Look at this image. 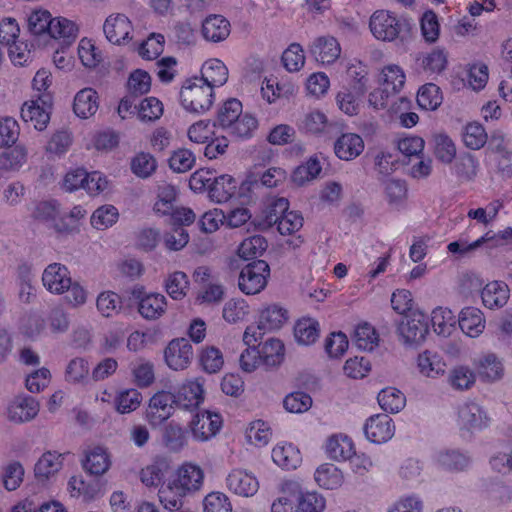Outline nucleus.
Instances as JSON below:
<instances>
[{
  "mask_svg": "<svg viewBox=\"0 0 512 512\" xmlns=\"http://www.w3.org/2000/svg\"><path fill=\"white\" fill-rule=\"evenodd\" d=\"M372 35L380 41H405L411 35V24L403 18L387 10L375 11L369 20Z\"/></svg>",
  "mask_w": 512,
  "mask_h": 512,
  "instance_id": "f257e3e1",
  "label": "nucleus"
},
{
  "mask_svg": "<svg viewBox=\"0 0 512 512\" xmlns=\"http://www.w3.org/2000/svg\"><path fill=\"white\" fill-rule=\"evenodd\" d=\"M214 100V88L199 76L186 79L180 90L181 105L190 113H205L212 107Z\"/></svg>",
  "mask_w": 512,
  "mask_h": 512,
  "instance_id": "f03ea898",
  "label": "nucleus"
},
{
  "mask_svg": "<svg viewBox=\"0 0 512 512\" xmlns=\"http://www.w3.org/2000/svg\"><path fill=\"white\" fill-rule=\"evenodd\" d=\"M269 223L274 222L281 235H292L303 226V216L296 211H289V202L285 198H277L271 205Z\"/></svg>",
  "mask_w": 512,
  "mask_h": 512,
  "instance_id": "7ed1b4c3",
  "label": "nucleus"
},
{
  "mask_svg": "<svg viewBox=\"0 0 512 512\" xmlns=\"http://www.w3.org/2000/svg\"><path fill=\"white\" fill-rule=\"evenodd\" d=\"M270 268L266 261L255 260L247 264L240 272L239 289L246 295L260 293L267 285Z\"/></svg>",
  "mask_w": 512,
  "mask_h": 512,
  "instance_id": "20e7f679",
  "label": "nucleus"
},
{
  "mask_svg": "<svg viewBox=\"0 0 512 512\" xmlns=\"http://www.w3.org/2000/svg\"><path fill=\"white\" fill-rule=\"evenodd\" d=\"M52 104L50 93L38 94L36 99L26 101L21 107V118L32 125L36 130L42 131L50 120L49 108Z\"/></svg>",
  "mask_w": 512,
  "mask_h": 512,
  "instance_id": "39448f33",
  "label": "nucleus"
},
{
  "mask_svg": "<svg viewBox=\"0 0 512 512\" xmlns=\"http://www.w3.org/2000/svg\"><path fill=\"white\" fill-rule=\"evenodd\" d=\"M223 419L219 413L202 411L191 420L189 427L193 438L205 442L216 436L222 428Z\"/></svg>",
  "mask_w": 512,
  "mask_h": 512,
  "instance_id": "423d86ee",
  "label": "nucleus"
},
{
  "mask_svg": "<svg viewBox=\"0 0 512 512\" xmlns=\"http://www.w3.org/2000/svg\"><path fill=\"white\" fill-rule=\"evenodd\" d=\"M176 398L173 393L159 391L149 401L146 409V419L152 426H158L166 421L174 411Z\"/></svg>",
  "mask_w": 512,
  "mask_h": 512,
  "instance_id": "0eeeda50",
  "label": "nucleus"
},
{
  "mask_svg": "<svg viewBox=\"0 0 512 512\" xmlns=\"http://www.w3.org/2000/svg\"><path fill=\"white\" fill-rule=\"evenodd\" d=\"M103 31L110 43L125 45L132 40L133 25L127 16L118 13L106 18Z\"/></svg>",
  "mask_w": 512,
  "mask_h": 512,
  "instance_id": "6e6552de",
  "label": "nucleus"
},
{
  "mask_svg": "<svg viewBox=\"0 0 512 512\" xmlns=\"http://www.w3.org/2000/svg\"><path fill=\"white\" fill-rule=\"evenodd\" d=\"M193 348L186 338H176L169 342L164 351L166 364L173 370L186 369L191 363Z\"/></svg>",
  "mask_w": 512,
  "mask_h": 512,
  "instance_id": "1a4fd4ad",
  "label": "nucleus"
},
{
  "mask_svg": "<svg viewBox=\"0 0 512 512\" xmlns=\"http://www.w3.org/2000/svg\"><path fill=\"white\" fill-rule=\"evenodd\" d=\"M364 433L366 438L372 443H386L393 437L395 425L388 414H376L366 420Z\"/></svg>",
  "mask_w": 512,
  "mask_h": 512,
  "instance_id": "9d476101",
  "label": "nucleus"
},
{
  "mask_svg": "<svg viewBox=\"0 0 512 512\" xmlns=\"http://www.w3.org/2000/svg\"><path fill=\"white\" fill-rule=\"evenodd\" d=\"M398 330L405 343L419 344L425 340L429 331L427 318L422 313L413 312L405 316Z\"/></svg>",
  "mask_w": 512,
  "mask_h": 512,
  "instance_id": "9b49d317",
  "label": "nucleus"
},
{
  "mask_svg": "<svg viewBox=\"0 0 512 512\" xmlns=\"http://www.w3.org/2000/svg\"><path fill=\"white\" fill-rule=\"evenodd\" d=\"M312 57L322 65L334 63L341 54L338 40L333 36L317 37L309 47Z\"/></svg>",
  "mask_w": 512,
  "mask_h": 512,
  "instance_id": "f8f14e48",
  "label": "nucleus"
},
{
  "mask_svg": "<svg viewBox=\"0 0 512 512\" xmlns=\"http://www.w3.org/2000/svg\"><path fill=\"white\" fill-rule=\"evenodd\" d=\"M488 417L475 402H466L458 409V425L461 430H480L488 425Z\"/></svg>",
  "mask_w": 512,
  "mask_h": 512,
  "instance_id": "ddd939ff",
  "label": "nucleus"
},
{
  "mask_svg": "<svg viewBox=\"0 0 512 512\" xmlns=\"http://www.w3.org/2000/svg\"><path fill=\"white\" fill-rule=\"evenodd\" d=\"M42 282L49 292L63 294L71 285L70 272L64 265L52 263L44 270Z\"/></svg>",
  "mask_w": 512,
  "mask_h": 512,
  "instance_id": "4468645a",
  "label": "nucleus"
},
{
  "mask_svg": "<svg viewBox=\"0 0 512 512\" xmlns=\"http://www.w3.org/2000/svg\"><path fill=\"white\" fill-rule=\"evenodd\" d=\"M228 489L239 496H253L259 489V482L252 474L242 469L232 470L227 477Z\"/></svg>",
  "mask_w": 512,
  "mask_h": 512,
  "instance_id": "2eb2a0df",
  "label": "nucleus"
},
{
  "mask_svg": "<svg viewBox=\"0 0 512 512\" xmlns=\"http://www.w3.org/2000/svg\"><path fill=\"white\" fill-rule=\"evenodd\" d=\"M174 396L176 406L183 409L197 408L204 400L203 385L197 379L187 380L180 385Z\"/></svg>",
  "mask_w": 512,
  "mask_h": 512,
  "instance_id": "dca6fc26",
  "label": "nucleus"
},
{
  "mask_svg": "<svg viewBox=\"0 0 512 512\" xmlns=\"http://www.w3.org/2000/svg\"><path fill=\"white\" fill-rule=\"evenodd\" d=\"M201 32L205 40L218 43L230 35L231 25L224 16L212 14L203 20Z\"/></svg>",
  "mask_w": 512,
  "mask_h": 512,
  "instance_id": "f3484780",
  "label": "nucleus"
},
{
  "mask_svg": "<svg viewBox=\"0 0 512 512\" xmlns=\"http://www.w3.org/2000/svg\"><path fill=\"white\" fill-rule=\"evenodd\" d=\"M510 289L503 281H491L481 290L483 305L488 309L502 308L509 300Z\"/></svg>",
  "mask_w": 512,
  "mask_h": 512,
  "instance_id": "a211bd4d",
  "label": "nucleus"
},
{
  "mask_svg": "<svg viewBox=\"0 0 512 512\" xmlns=\"http://www.w3.org/2000/svg\"><path fill=\"white\" fill-rule=\"evenodd\" d=\"M39 412V403L31 396L16 397L8 406L11 421L23 423L33 419Z\"/></svg>",
  "mask_w": 512,
  "mask_h": 512,
  "instance_id": "6ab92c4d",
  "label": "nucleus"
},
{
  "mask_svg": "<svg viewBox=\"0 0 512 512\" xmlns=\"http://www.w3.org/2000/svg\"><path fill=\"white\" fill-rule=\"evenodd\" d=\"M458 323L463 333L474 338L484 331L486 321L479 308L469 306L461 310Z\"/></svg>",
  "mask_w": 512,
  "mask_h": 512,
  "instance_id": "aec40b11",
  "label": "nucleus"
},
{
  "mask_svg": "<svg viewBox=\"0 0 512 512\" xmlns=\"http://www.w3.org/2000/svg\"><path fill=\"white\" fill-rule=\"evenodd\" d=\"M335 154L342 160H353L364 150V141L356 133L342 134L334 144Z\"/></svg>",
  "mask_w": 512,
  "mask_h": 512,
  "instance_id": "412c9836",
  "label": "nucleus"
},
{
  "mask_svg": "<svg viewBox=\"0 0 512 512\" xmlns=\"http://www.w3.org/2000/svg\"><path fill=\"white\" fill-rule=\"evenodd\" d=\"M203 471L200 467L186 463L183 464L172 479L178 487H181L182 493H188L198 490L203 482Z\"/></svg>",
  "mask_w": 512,
  "mask_h": 512,
  "instance_id": "4be33fe9",
  "label": "nucleus"
},
{
  "mask_svg": "<svg viewBox=\"0 0 512 512\" xmlns=\"http://www.w3.org/2000/svg\"><path fill=\"white\" fill-rule=\"evenodd\" d=\"M99 108V96L95 89L84 88L77 92L74 97V113L82 119H88L95 115Z\"/></svg>",
  "mask_w": 512,
  "mask_h": 512,
  "instance_id": "5701e85b",
  "label": "nucleus"
},
{
  "mask_svg": "<svg viewBox=\"0 0 512 512\" xmlns=\"http://www.w3.org/2000/svg\"><path fill=\"white\" fill-rule=\"evenodd\" d=\"M271 456L277 466L286 470L296 469L302 462L300 450L291 443H278Z\"/></svg>",
  "mask_w": 512,
  "mask_h": 512,
  "instance_id": "b1692460",
  "label": "nucleus"
},
{
  "mask_svg": "<svg viewBox=\"0 0 512 512\" xmlns=\"http://www.w3.org/2000/svg\"><path fill=\"white\" fill-rule=\"evenodd\" d=\"M237 189L238 181L231 175L223 174L214 177L209 197L217 203H225L236 195Z\"/></svg>",
  "mask_w": 512,
  "mask_h": 512,
  "instance_id": "393cba45",
  "label": "nucleus"
},
{
  "mask_svg": "<svg viewBox=\"0 0 512 512\" xmlns=\"http://www.w3.org/2000/svg\"><path fill=\"white\" fill-rule=\"evenodd\" d=\"M288 319V311L283 307L271 304L264 307L259 314L258 328L264 331L280 329Z\"/></svg>",
  "mask_w": 512,
  "mask_h": 512,
  "instance_id": "a878e982",
  "label": "nucleus"
},
{
  "mask_svg": "<svg viewBox=\"0 0 512 512\" xmlns=\"http://www.w3.org/2000/svg\"><path fill=\"white\" fill-rule=\"evenodd\" d=\"M167 302L164 295L150 293L139 298L138 311L140 315L149 320L160 318L166 311Z\"/></svg>",
  "mask_w": 512,
  "mask_h": 512,
  "instance_id": "bb28decb",
  "label": "nucleus"
},
{
  "mask_svg": "<svg viewBox=\"0 0 512 512\" xmlns=\"http://www.w3.org/2000/svg\"><path fill=\"white\" fill-rule=\"evenodd\" d=\"M68 491L71 497L88 503L97 498L100 486L98 481H85L82 476H72L68 481Z\"/></svg>",
  "mask_w": 512,
  "mask_h": 512,
  "instance_id": "cd10ccee",
  "label": "nucleus"
},
{
  "mask_svg": "<svg viewBox=\"0 0 512 512\" xmlns=\"http://www.w3.org/2000/svg\"><path fill=\"white\" fill-rule=\"evenodd\" d=\"M326 454L336 461L351 459L355 454L354 443L348 436L333 435L326 442Z\"/></svg>",
  "mask_w": 512,
  "mask_h": 512,
  "instance_id": "c85d7f7f",
  "label": "nucleus"
},
{
  "mask_svg": "<svg viewBox=\"0 0 512 512\" xmlns=\"http://www.w3.org/2000/svg\"><path fill=\"white\" fill-rule=\"evenodd\" d=\"M212 88L224 85L228 80V69L220 59H209L201 68V76Z\"/></svg>",
  "mask_w": 512,
  "mask_h": 512,
  "instance_id": "c756f323",
  "label": "nucleus"
},
{
  "mask_svg": "<svg viewBox=\"0 0 512 512\" xmlns=\"http://www.w3.org/2000/svg\"><path fill=\"white\" fill-rule=\"evenodd\" d=\"M259 354H261L262 365L270 368L280 365L285 356V346L283 342L276 338H269L264 343L258 345Z\"/></svg>",
  "mask_w": 512,
  "mask_h": 512,
  "instance_id": "7c9ffc66",
  "label": "nucleus"
},
{
  "mask_svg": "<svg viewBox=\"0 0 512 512\" xmlns=\"http://www.w3.org/2000/svg\"><path fill=\"white\" fill-rule=\"evenodd\" d=\"M365 92L363 86L360 88L343 87L336 96L339 109L349 116L356 115Z\"/></svg>",
  "mask_w": 512,
  "mask_h": 512,
  "instance_id": "2f4dec72",
  "label": "nucleus"
},
{
  "mask_svg": "<svg viewBox=\"0 0 512 512\" xmlns=\"http://www.w3.org/2000/svg\"><path fill=\"white\" fill-rule=\"evenodd\" d=\"M64 454L57 451L45 452L35 464L34 472L37 479H48L62 467Z\"/></svg>",
  "mask_w": 512,
  "mask_h": 512,
  "instance_id": "473e14b6",
  "label": "nucleus"
},
{
  "mask_svg": "<svg viewBox=\"0 0 512 512\" xmlns=\"http://www.w3.org/2000/svg\"><path fill=\"white\" fill-rule=\"evenodd\" d=\"M314 478L320 487L328 490L341 487L344 481L342 471L331 463L320 465L315 471Z\"/></svg>",
  "mask_w": 512,
  "mask_h": 512,
  "instance_id": "72a5a7b5",
  "label": "nucleus"
},
{
  "mask_svg": "<svg viewBox=\"0 0 512 512\" xmlns=\"http://www.w3.org/2000/svg\"><path fill=\"white\" fill-rule=\"evenodd\" d=\"M111 461L108 452L102 447H94L86 453L83 462L84 469L93 475H102L110 467Z\"/></svg>",
  "mask_w": 512,
  "mask_h": 512,
  "instance_id": "f704fd0d",
  "label": "nucleus"
},
{
  "mask_svg": "<svg viewBox=\"0 0 512 512\" xmlns=\"http://www.w3.org/2000/svg\"><path fill=\"white\" fill-rule=\"evenodd\" d=\"M49 36L60 40L64 46H70L78 36V27L73 21L66 18H55Z\"/></svg>",
  "mask_w": 512,
  "mask_h": 512,
  "instance_id": "c9c22d12",
  "label": "nucleus"
},
{
  "mask_svg": "<svg viewBox=\"0 0 512 512\" xmlns=\"http://www.w3.org/2000/svg\"><path fill=\"white\" fill-rule=\"evenodd\" d=\"M188 439L189 431L179 424L170 422L164 429V443L173 452L181 451L188 444Z\"/></svg>",
  "mask_w": 512,
  "mask_h": 512,
  "instance_id": "e433bc0d",
  "label": "nucleus"
},
{
  "mask_svg": "<svg viewBox=\"0 0 512 512\" xmlns=\"http://www.w3.org/2000/svg\"><path fill=\"white\" fill-rule=\"evenodd\" d=\"M380 407L388 413H397L406 404L404 394L397 388L387 387L382 389L377 396Z\"/></svg>",
  "mask_w": 512,
  "mask_h": 512,
  "instance_id": "4c0bfd02",
  "label": "nucleus"
},
{
  "mask_svg": "<svg viewBox=\"0 0 512 512\" xmlns=\"http://www.w3.org/2000/svg\"><path fill=\"white\" fill-rule=\"evenodd\" d=\"M417 365L421 374L431 378L444 374L446 367L440 356L429 351L419 354Z\"/></svg>",
  "mask_w": 512,
  "mask_h": 512,
  "instance_id": "58836bf2",
  "label": "nucleus"
},
{
  "mask_svg": "<svg viewBox=\"0 0 512 512\" xmlns=\"http://www.w3.org/2000/svg\"><path fill=\"white\" fill-rule=\"evenodd\" d=\"M456 323L453 312L448 308L437 307L431 313V324L438 335L448 336L451 334Z\"/></svg>",
  "mask_w": 512,
  "mask_h": 512,
  "instance_id": "ea45409f",
  "label": "nucleus"
},
{
  "mask_svg": "<svg viewBox=\"0 0 512 512\" xmlns=\"http://www.w3.org/2000/svg\"><path fill=\"white\" fill-rule=\"evenodd\" d=\"M187 493H182L181 487L170 480L166 486H161L158 492L159 501L169 511L179 510L182 506V498Z\"/></svg>",
  "mask_w": 512,
  "mask_h": 512,
  "instance_id": "a19ab883",
  "label": "nucleus"
},
{
  "mask_svg": "<svg viewBox=\"0 0 512 512\" xmlns=\"http://www.w3.org/2000/svg\"><path fill=\"white\" fill-rule=\"evenodd\" d=\"M319 323L312 318L298 320L294 327V335L298 343L313 344L319 337Z\"/></svg>",
  "mask_w": 512,
  "mask_h": 512,
  "instance_id": "79ce46f5",
  "label": "nucleus"
},
{
  "mask_svg": "<svg viewBox=\"0 0 512 512\" xmlns=\"http://www.w3.org/2000/svg\"><path fill=\"white\" fill-rule=\"evenodd\" d=\"M442 100V92L440 88L434 83L424 84L418 90L417 103L424 110H436L441 105Z\"/></svg>",
  "mask_w": 512,
  "mask_h": 512,
  "instance_id": "37998d69",
  "label": "nucleus"
},
{
  "mask_svg": "<svg viewBox=\"0 0 512 512\" xmlns=\"http://www.w3.org/2000/svg\"><path fill=\"white\" fill-rule=\"evenodd\" d=\"M267 240L261 235H254L244 239L237 250L239 257L250 260L257 259L267 249Z\"/></svg>",
  "mask_w": 512,
  "mask_h": 512,
  "instance_id": "c03bdc74",
  "label": "nucleus"
},
{
  "mask_svg": "<svg viewBox=\"0 0 512 512\" xmlns=\"http://www.w3.org/2000/svg\"><path fill=\"white\" fill-rule=\"evenodd\" d=\"M354 341L359 349L372 351L378 345L379 336L375 328L365 322L356 326Z\"/></svg>",
  "mask_w": 512,
  "mask_h": 512,
  "instance_id": "a18cd8bd",
  "label": "nucleus"
},
{
  "mask_svg": "<svg viewBox=\"0 0 512 512\" xmlns=\"http://www.w3.org/2000/svg\"><path fill=\"white\" fill-rule=\"evenodd\" d=\"M250 314V307L244 299L234 298L227 301L223 307V318L234 324L244 321Z\"/></svg>",
  "mask_w": 512,
  "mask_h": 512,
  "instance_id": "49530a36",
  "label": "nucleus"
},
{
  "mask_svg": "<svg viewBox=\"0 0 512 512\" xmlns=\"http://www.w3.org/2000/svg\"><path fill=\"white\" fill-rule=\"evenodd\" d=\"M411 106V100L406 97H399L391 106L392 113L398 117L402 127L412 128L419 121L418 114L409 111Z\"/></svg>",
  "mask_w": 512,
  "mask_h": 512,
  "instance_id": "de8ad7c7",
  "label": "nucleus"
},
{
  "mask_svg": "<svg viewBox=\"0 0 512 512\" xmlns=\"http://www.w3.org/2000/svg\"><path fill=\"white\" fill-rule=\"evenodd\" d=\"M78 56L83 66L87 68H95L103 61L102 52L95 46L91 39L87 38L80 40Z\"/></svg>",
  "mask_w": 512,
  "mask_h": 512,
  "instance_id": "09e8293b",
  "label": "nucleus"
},
{
  "mask_svg": "<svg viewBox=\"0 0 512 512\" xmlns=\"http://www.w3.org/2000/svg\"><path fill=\"white\" fill-rule=\"evenodd\" d=\"M382 83L381 85L391 91L399 93L404 87L406 75L403 69L396 64H389L383 67L381 71Z\"/></svg>",
  "mask_w": 512,
  "mask_h": 512,
  "instance_id": "8fccbe9b",
  "label": "nucleus"
},
{
  "mask_svg": "<svg viewBox=\"0 0 512 512\" xmlns=\"http://www.w3.org/2000/svg\"><path fill=\"white\" fill-rule=\"evenodd\" d=\"M169 466L165 461H155L150 465L142 468L140 478L147 487L159 486L168 470Z\"/></svg>",
  "mask_w": 512,
  "mask_h": 512,
  "instance_id": "3c124183",
  "label": "nucleus"
},
{
  "mask_svg": "<svg viewBox=\"0 0 512 512\" xmlns=\"http://www.w3.org/2000/svg\"><path fill=\"white\" fill-rule=\"evenodd\" d=\"M165 39L162 34L152 33L138 47V54L142 59H157L164 50Z\"/></svg>",
  "mask_w": 512,
  "mask_h": 512,
  "instance_id": "603ef678",
  "label": "nucleus"
},
{
  "mask_svg": "<svg viewBox=\"0 0 512 512\" xmlns=\"http://www.w3.org/2000/svg\"><path fill=\"white\" fill-rule=\"evenodd\" d=\"M424 71L429 73H441L447 66V53L444 49L435 48L431 52L418 58Z\"/></svg>",
  "mask_w": 512,
  "mask_h": 512,
  "instance_id": "864d4df0",
  "label": "nucleus"
},
{
  "mask_svg": "<svg viewBox=\"0 0 512 512\" xmlns=\"http://www.w3.org/2000/svg\"><path fill=\"white\" fill-rule=\"evenodd\" d=\"M118 209L113 205H103L97 208L91 216V225L97 230H105L118 220Z\"/></svg>",
  "mask_w": 512,
  "mask_h": 512,
  "instance_id": "5fc2aeb1",
  "label": "nucleus"
},
{
  "mask_svg": "<svg viewBox=\"0 0 512 512\" xmlns=\"http://www.w3.org/2000/svg\"><path fill=\"white\" fill-rule=\"evenodd\" d=\"M257 127L258 120L256 117L247 113H241V115L237 117V120L233 121L226 129H229V132L238 138L247 139L252 137Z\"/></svg>",
  "mask_w": 512,
  "mask_h": 512,
  "instance_id": "6e6d98bb",
  "label": "nucleus"
},
{
  "mask_svg": "<svg viewBox=\"0 0 512 512\" xmlns=\"http://www.w3.org/2000/svg\"><path fill=\"white\" fill-rule=\"evenodd\" d=\"M242 103L236 98L226 100L217 112L216 120L223 129L231 125L242 113Z\"/></svg>",
  "mask_w": 512,
  "mask_h": 512,
  "instance_id": "4d7b16f0",
  "label": "nucleus"
},
{
  "mask_svg": "<svg viewBox=\"0 0 512 512\" xmlns=\"http://www.w3.org/2000/svg\"><path fill=\"white\" fill-rule=\"evenodd\" d=\"M462 138L468 148L478 150L485 145L487 133L480 123L472 122L465 126Z\"/></svg>",
  "mask_w": 512,
  "mask_h": 512,
  "instance_id": "13d9d810",
  "label": "nucleus"
},
{
  "mask_svg": "<svg viewBox=\"0 0 512 512\" xmlns=\"http://www.w3.org/2000/svg\"><path fill=\"white\" fill-rule=\"evenodd\" d=\"M478 372L483 380L494 381L503 375V365L494 354H487L480 360Z\"/></svg>",
  "mask_w": 512,
  "mask_h": 512,
  "instance_id": "bf43d9fd",
  "label": "nucleus"
},
{
  "mask_svg": "<svg viewBox=\"0 0 512 512\" xmlns=\"http://www.w3.org/2000/svg\"><path fill=\"white\" fill-rule=\"evenodd\" d=\"M53 21L49 11L35 10L28 17V29L33 35H49Z\"/></svg>",
  "mask_w": 512,
  "mask_h": 512,
  "instance_id": "052dcab7",
  "label": "nucleus"
},
{
  "mask_svg": "<svg viewBox=\"0 0 512 512\" xmlns=\"http://www.w3.org/2000/svg\"><path fill=\"white\" fill-rule=\"evenodd\" d=\"M281 60L287 71H299L305 64V55L302 46L298 43L290 44L282 53Z\"/></svg>",
  "mask_w": 512,
  "mask_h": 512,
  "instance_id": "680f3d73",
  "label": "nucleus"
},
{
  "mask_svg": "<svg viewBox=\"0 0 512 512\" xmlns=\"http://www.w3.org/2000/svg\"><path fill=\"white\" fill-rule=\"evenodd\" d=\"M271 435V428L263 420L253 421L246 430V438L248 442L255 446L267 445Z\"/></svg>",
  "mask_w": 512,
  "mask_h": 512,
  "instance_id": "e2e57ef3",
  "label": "nucleus"
},
{
  "mask_svg": "<svg viewBox=\"0 0 512 512\" xmlns=\"http://www.w3.org/2000/svg\"><path fill=\"white\" fill-rule=\"evenodd\" d=\"M434 153L443 163H451L456 156V147L452 139L446 134L434 136Z\"/></svg>",
  "mask_w": 512,
  "mask_h": 512,
  "instance_id": "0e129e2a",
  "label": "nucleus"
},
{
  "mask_svg": "<svg viewBox=\"0 0 512 512\" xmlns=\"http://www.w3.org/2000/svg\"><path fill=\"white\" fill-rule=\"evenodd\" d=\"M420 28L426 42H436L440 34V24L436 13L432 10L425 11L420 19Z\"/></svg>",
  "mask_w": 512,
  "mask_h": 512,
  "instance_id": "69168bd1",
  "label": "nucleus"
},
{
  "mask_svg": "<svg viewBox=\"0 0 512 512\" xmlns=\"http://www.w3.org/2000/svg\"><path fill=\"white\" fill-rule=\"evenodd\" d=\"M89 372L88 361L85 358L77 357L68 363L65 378L70 383H83L88 379Z\"/></svg>",
  "mask_w": 512,
  "mask_h": 512,
  "instance_id": "338daca9",
  "label": "nucleus"
},
{
  "mask_svg": "<svg viewBox=\"0 0 512 512\" xmlns=\"http://www.w3.org/2000/svg\"><path fill=\"white\" fill-rule=\"evenodd\" d=\"M137 114L142 121H155L163 114V104L156 97H147L140 102Z\"/></svg>",
  "mask_w": 512,
  "mask_h": 512,
  "instance_id": "774afa93",
  "label": "nucleus"
}]
</instances>
